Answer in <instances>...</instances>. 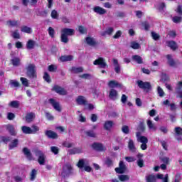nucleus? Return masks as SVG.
I'll list each match as a JSON object with an SVG mask.
<instances>
[{
  "label": "nucleus",
  "mask_w": 182,
  "mask_h": 182,
  "mask_svg": "<svg viewBox=\"0 0 182 182\" xmlns=\"http://www.w3.org/2000/svg\"><path fill=\"white\" fill-rule=\"evenodd\" d=\"M73 35H75V29L68 28H62L60 35V42H62L63 43H68L69 37L68 36H73Z\"/></svg>",
  "instance_id": "nucleus-1"
},
{
  "label": "nucleus",
  "mask_w": 182,
  "mask_h": 182,
  "mask_svg": "<svg viewBox=\"0 0 182 182\" xmlns=\"http://www.w3.org/2000/svg\"><path fill=\"white\" fill-rule=\"evenodd\" d=\"M39 127L36 125H32L31 128L27 126L21 127V132H23L24 134H36V132H39Z\"/></svg>",
  "instance_id": "nucleus-2"
},
{
  "label": "nucleus",
  "mask_w": 182,
  "mask_h": 182,
  "mask_svg": "<svg viewBox=\"0 0 182 182\" xmlns=\"http://www.w3.org/2000/svg\"><path fill=\"white\" fill-rule=\"evenodd\" d=\"M73 174V168L72 167V165L69 163L65 164L63 166V171L61 173V175L64 178L65 177H69V176H72Z\"/></svg>",
  "instance_id": "nucleus-3"
},
{
  "label": "nucleus",
  "mask_w": 182,
  "mask_h": 182,
  "mask_svg": "<svg viewBox=\"0 0 182 182\" xmlns=\"http://www.w3.org/2000/svg\"><path fill=\"white\" fill-rule=\"evenodd\" d=\"M35 68L36 67L33 64H29L26 68V75L30 79H36L38 77Z\"/></svg>",
  "instance_id": "nucleus-4"
},
{
  "label": "nucleus",
  "mask_w": 182,
  "mask_h": 182,
  "mask_svg": "<svg viewBox=\"0 0 182 182\" xmlns=\"http://www.w3.org/2000/svg\"><path fill=\"white\" fill-rule=\"evenodd\" d=\"M35 153L36 156L38 157V164H40V166H45V163H46V155H45V153L41 150H36Z\"/></svg>",
  "instance_id": "nucleus-5"
},
{
  "label": "nucleus",
  "mask_w": 182,
  "mask_h": 182,
  "mask_svg": "<svg viewBox=\"0 0 182 182\" xmlns=\"http://www.w3.org/2000/svg\"><path fill=\"white\" fill-rule=\"evenodd\" d=\"M136 83L139 89H143V90H145L146 92H150V90H151V84L149 82H143L141 80H138Z\"/></svg>",
  "instance_id": "nucleus-6"
},
{
  "label": "nucleus",
  "mask_w": 182,
  "mask_h": 182,
  "mask_svg": "<svg viewBox=\"0 0 182 182\" xmlns=\"http://www.w3.org/2000/svg\"><path fill=\"white\" fill-rule=\"evenodd\" d=\"M137 132L136 133V137H140L141 136V133H144L146 132V125L144 124V121H140L139 124L136 128Z\"/></svg>",
  "instance_id": "nucleus-7"
},
{
  "label": "nucleus",
  "mask_w": 182,
  "mask_h": 182,
  "mask_svg": "<svg viewBox=\"0 0 182 182\" xmlns=\"http://www.w3.org/2000/svg\"><path fill=\"white\" fill-rule=\"evenodd\" d=\"M127 170V167L126 166L123 161H120L119 164V167L115 168V171L118 174H124Z\"/></svg>",
  "instance_id": "nucleus-8"
},
{
  "label": "nucleus",
  "mask_w": 182,
  "mask_h": 182,
  "mask_svg": "<svg viewBox=\"0 0 182 182\" xmlns=\"http://www.w3.org/2000/svg\"><path fill=\"white\" fill-rule=\"evenodd\" d=\"M93 65H99L100 68H102V69H105L106 68H109L106 62H105V59L102 57H100L98 59L95 60L93 62Z\"/></svg>",
  "instance_id": "nucleus-9"
},
{
  "label": "nucleus",
  "mask_w": 182,
  "mask_h": 182,
  "mask_svg": "<svg viewBox=\"0 0 182 182\" xmlns=\"http://www.w3.org/2000/svg\"><path fill=\"white\" fill-rule=\"evenodd\" d=\"M52 90H54L55 93L60 95L61 96H66L68 95V91L65 90V88L59 86V85H54Z\"/></svg>",
  "instance_id": "nucleus-10"
},
{
  "label": "nucleus",
  "mask_w": 182,
  "mask_h": 182,
  "mask_svg": "<svg viewBox=\"0 0 182 182\" xmlns=\"http://www.w3.org/2000/svg\"><path fill=\"white\" fill-rule=\"evenodd\" d=\"M91 147L96 151H105L106 146H103V144L99 142H94Z\"/></svg>",
  "instance_id": "nucleus-11"
},
{
  "label": "nucleus",
  "mask_w": 182,
  "mask_h": 182,
  "mask_svg": "<svg viewBox=\"0 0 182 182\" xmlns=\"http://www.w3.org/2000/svg\"><path fill=\"white\" fill-rule=\"evenodd\" d=\"M45 135L48 139H51L52 140H56L59 137L58 133L52 131V130H46L45 132Z\"/></svg>",
  "instance_id": "nucleus-12"
},
{
  "label": "nucleus",
  "mask_w": 182,
  "mask_h": 182,
  "mask_svg": "<svg viewBox=\"0 0 182 182\" xmlns=\"http://www.w3.org/2000/svg\"><path fill=\"white\" fill-rule=\"evenodd\" d=\"M49 103L51 104V106H53L55 110H56L57 112H62V108H60V105H59V102H56L55 99L50 98L49 100Z\"/></svg>",
  "instance_id": "nucleus-13"
},
{
  "label": "nucleus",
  "mask_w": 182,
  "mask_h": 182,
  "mask_svg": "<svg viewBox=\"0 0 182 182\" xmlns=\"http://www.w3.org/2000/svg\"><path fill=\"white\" fill-rule=\"evenodd\" d=\"M76 102L80 106H86V105H87V100H86V98L82 95H79L77 97Z\"/></svg>",
  "instance_id": "nucleus-14"
},
{
  "label": "nucleus",
  "mask_w": 182,
  "mask_h": 182,
  "mask_svg": "<svg viewBox=\"0 0 182 182\" xmlns=\"http://www.w3.org/2000/svg\"><path fill=\"white\" fill-rule=\"evenodd\" d=\"M93 11L94 12H95V14H97L98 15H105V14H107V11H106V9L99 6H95L93 8Z\"/></svg>",
  "instance_id": "nucleus-15"
},
{
  "label": "nucleus",
  "mask_w": 182,
  "mask_h": 182,
  "mask_svg": "<svg viewBox=\"0 0 182 182\" xmlns=\"http://www.w3.org/2000/svg\"><path fill=\"white\" fill-rule=\"evenodd\" d=\"M81 153H83V151L79 147H74L68 150V154H70V156L73 154H80Z\"/></svg>",
  "instance_id": "nucleus-16"
},
{
  "label": "nucleus",
  "mask_w": 182,
  "mask_h": 182,
  "mask_svg": "<svg viewBox=\"0 0 182 182\" xmlns=\"http://www.w3.org/2000/svg\"><path fill=\"white\" fill-rule=\"evenodd\" d=\"M108 86L109 87H111V89H114V87H119L122 89L123 87L122 84L115 80H110L108 83Z\"/></svg>",
  "instance_id": "nucleus-17"
},
{
  "label": "nucleus",
  "mask_w": 182,
  "mask_h": 182,
  "mask_svg": "<svg viewBox=\"0 0 182 182\" xmlns=\"http://www.w3.org/2000/svg\"><path fill=\"white\" fill-rule=\"evenodd\" d=\"M176 92L178 95V97L182 99V81H179L176 84Z\"/></svg>",
  "instance_id": "nucleus-18"
},
{
  "label": "nucleus",
  "mask_w": 182,
  "mask_h": 182,
  "mask_svg": "<svg viewBox=\"0 0 182 182\" xmlns=\"http://www.w3.org/2000/svg\"><path fill=\"white\" fill-rule=\"evenodd\" d=\"M85 41L86 43L89 45V46H96L99 45V43L95 41V38L92 37H86Z\"/></svg>",
  "instance_id": "nucleus-19"
},
{
  "label": "nucleus",
  "mask_w": 182,
  "mask_h": 182,
  "mask_svg": "<svg viewBox=\"0 0 182 182\" xmlns=\"http://www.w3.org/2000/svg\"><path fill=\"white\" fill-rule=\"evenodd\" d=\"M6 129L9 131V134L11 136H16V132H15V127L12 124H7L6 126Z\"/></svg>",
  "instance_id": "nucleus-20"
},
{
  "label": "nucleus",
  "mask_w": 182,
  "mask_h": 182,
  "mask_svg": "<svg viewBox=\"0 0 182 182\" xmlns=\"http://www.w3.org/2000/svg\"><path fill=\"white\" fill-rule=\"evenodd\" d=\"M166 43L167 46H168V48H170L172 50H177V49H178V46H177V43H176L174 41H167Z\"/></svg>",
  "instance_id": "nucleus-21"
},
{
  "label": "nucleus",
  "mask_w": 182,
  "mask_h": 182,
  "mask_svg": "<svg viewBox=\"0 0 182 182\" xmlns=\"http://www.w3.org/2000/svg\"><path fill=\"white\" fill-rule=\"evenodd\" d=\"M119 95V94L117 93V90L112 88L109 90V99H111L112 100H116L117 99V96Z\"/></svg>",
  "instance_id": "nucleus-22"
},
{
  "label": "nucleus",
  "mask_w": 182,
  "mask_h": 182,
  "mask_svg": "<svg viewBox=\"0 0 182 182\" xmlns=\"http://www.w3.org/2000/svg\"><path fill=\"white\" fill-rule=\"evenodd\" d=\"M132 59L133 62H136V63H138V65H142L143 63V58L139 55H132Z\"/></svg>",
  "instance_id": "nucleus-23"
},
{
  "label": "nucleus",
  "mask_w": 182,
  "mask_h": 182,
  "mask_svg": "<svg viewBox=\"0 0 182 182\" xmlns=\"http://www.w3.org/2000/svg\"><path fill=\"white\" fill-rule=\"evenodd\" d=\"M166 58L168 60V65H169V66H171V68L174 67V65H176V61L174 60V59H173V55L168 54L166 55Z\"/></svg>",
  "instance_id": "nucleus-24"
},
{
  "label": "nucleus",
  "mask_w": 182,
  "mask_h": 182,
  "mask_svg": "<svg viewBox=\"0 0 182 182\" xmlns=\"http://www.w3.org/2000/svg\"><path fill=\"white\" fill-rule=\"evenodd\" d=\"M128 149L132 153H136V146H134V141L133 139H129L128 142Z\"/></svg>",
  "instance_id": "nucleus-25"
},
{
  "label": "nucleus",
  "mask_w": 182,
  "mask_h": 182,
  "mask_svg": "<svg viewBox=\"0 0 182 182\" xmlns=\"http://www.w3.org/2000/svg\"><path fill=\"white\" fill-rule=\"evenodd\" d=\"M60 62H71V60H73V55H61L60 57Z\"/></svg>",
  "instance_id": "nucleus-26"
},
{
  "label": "nucleus",
  "mask_w": 182,
  "mask_h": 182,
  "mask_svg": "<svg viewBox=\"0 0 182 182\" xmlns=\"http://www.w3.org/2000/svg\"><path fill=\"white\" fill-rule=\"evenodd\" d=\"M112 127H113V121L108 120L105 122L104 124L105 130L110 132V130H112Z\"/></svg>",
  "instance_id": "nucleus-27"
},
{
  "label": "nucleus",
  "mask_w": 182,
  "mask_h": 182,
  "mask_svg": "<svg viewBox=\"0 0 182 182\" xmlns=\"http://www.w3.org/2000/svg\"><path fill=\"white\" fill-rule=\"evenodd\" d=\"M18 144H19V140L18 139H14L9 144V150H12V149H15V147H18Z\"/></svg>",
  "instance_id": "nucleus-28"
},
{
  "label": "nucleus",
  "mask_w": 182,
  "mask_h": 182,
  "mask_svg": "<svg viewBox=\"0 0 182 182\" xmlns=\"http://www.w3.org/2000/svg\"><path fill=\"white\" fill-rule=\"evenodd\" d=\"M34 119H35V114H33V112H29L26 114V121L27 122V123H31V122H33Z\"/></svg>",
  "instance_id": "nucleus-29"
},
{
  "label": "nucleus",
  "mask_w": 182,
  "mask_h": 182,
  "mask_svg": "<svg viewBox=\"0 0 182 182\" xmlns=\"http://www.w3.org/2000/svg\"><path fill=\"white\" fill-rule=\"evenodd\" d=\"M77 31L81 35L87 34V28L86 27H85L84 26H78Z\"/></svg>",
  "instance_id": "nucleus-30"
},
{
  "label": "nucleus",
  "mask_w": 182,
  "mask_h": 182,
  "mask_svg": "<svg viewBox=\"0 0 182 182\" xmlns=\"http://www.w3.org/2000/svg\"><path fill=\"white\" fill-rule=\"evenodd\" d=\"M146 182H156L157 181V178L154 175H148L146 176Z\"/></svg>",
  "instance_id": "nucleus-31"
},
{
  "label": "nucleus",
  "mask_w": 182,
  "mask_h": 182,
  "mask_svg": "<svg viewBox=\"0 0 182 182\" xmlns=\"http://www.w3.org/2000/svg\"><path fill=\"white\" fill-rule=\"evenodd\" d=\"M9 106H10V107H13L14 109H19V101L18 100L11 101L9 104Z\"/></svg>",
  "instance_id": "nucleus-32"
},
{
  "label": "nucleus",
  "mask_w": 182,
  "mask_h": 182,
  "mask_svg": "<svg viewBox=\"0 0 182 182\" xmlns=\"http://www.w3.org/2000/svg\"><path fill=\"white\" fill-rule=\"evenodd\" d=\"M146 124L149 130H157V127L154 126V124H153V122H151V119L146 121Z\"/></svg>",
  "instance_id": "nucleus-33"
},
{
  "label": "nucleus",
  "mask_w": 182,
  "mask_h": 182,
  "mask_svg": "<svg viewBox=\"0 0 182 182\" xmlns=\"http://www.w3.org/2000/svg\"><path fill=\"white\" fill-rule=\"evenodd\" d=\"M35 48V41L28 40L26 43V48L28 50L33 49Z\"/></svg>",
  "instance_id": "nucleus-34"
},
{
  "label": "nucleus",
  "mask_w": 182,
  "mask_h": 182,
  "mask_svg": "<svg viewBox=\"0 0 182 182\" xmlns=\"http://www.w3.org/2000/svg\"><path fill=\"white\" fill-rule=\"evenodd\" d=\"M86 136H87V137H92V138H96V134L95 133V131L92 130V129H89L87 131L85 132Z\"/></svg>",
  "instance_id": "nucleus-35"
},
{
  "label": "nucleus",
  "mask_w": 182,
  "mask_h": 182,
  "mask_svg": "<svg viewBox=\"0 0 182 182\" xmlns=\"http://www.w3.org/2000/svg\"><path fill=\"white\" fill-rule=\"evenodd\" d=\"M151 36L154 41H160V38H161L160 34L154 31L151 32Z\"/></svg>",
  "instance_id": "nucleus-36"
},
{
  "label": "nucleus",
  "mask_w": 182,
  "mask_h": 182,
  "mask_svg": "<svg viewBox=\"0 0 182 182\" xmlns=\"http://www.w3.org/2000/svg\"><path fill=\"white\" fill-rule=\"evenodd\" d=\"M21 32H24V33H31L32 28L31 27H28L26 26H23L21 27Z\"/></svg>",
  "instance_id": "nucleus-37"
},
{
  "label": "nucleus",
  "mask_w": 182,
  "mask_h": 182,
  "mask_svg": "<svg viewBox=\"0 0 182 182\" xmlns=\"http://www.w3.org/2000/svg\"><path fill=\"white\" fill-rule=\"evenodd\" d=\"M138 139V141H140V143L144 144V143H149V139H147L144 136L140 135L139 136H136Z\"/></svg>",
  "instance_id": "nucleus-38"
},
{
  "label": "nucleus",
  "mask_w": 182,
  "mask_h": 182,
  "mask_svg": "<svg viewBox=\"0 0 182 182\" xmlns=\"http://www.w3.org/2000/svg\"><path fill=\"white\" fill-rule=\"evenodd\" d=\"M71 70L74 73H82V72H83V68L82 67H72L71 68Z\"/></svg>",
  "instance_id": "nucleus-39"
},
{
  "label": "nucleus",
  "mask_w": 182,
  "mask_h": 182,
  "mask_svg": "<svg viewBox=\"0 0 182 182\" xmlns=\"http://www.w3.org/2000/svg\"><path fill=\"white\" fill-rule=\"evenodd\" d=\"M43 80L47 82V83H50L52 80L50 79V75L47 72L44 73Z\"/></svg>",
  "instance_id": "nucleus-40"
},
{
  "label": "nucleus",
  "mask_w": 182,
  "mask_h": 182,
  "mask_svg": "<svg viewBox=\"0 0 182 182\" xmlns=\"http://www.w3.org/2000/svg\"><path fill=\"white\" fill-rule=\"evenodd\" d=\"M36 174H38L37 171L36 169H32L31 173H30V180L31 181H33L35 178H36Z\"/></svg>",
  "instance_id": "nucleus-41"
},
{
  "label": "nucleus",
  "mask_w": 182,
  "mask_h": 182,
  "mask_svg": "<svg viewBox=\"0 0 182 182\" xmlns=\"http://www.w3.org/2000/svg\"><path fill=\"white\" fill-rule=\"evenodd\" d=\"M19 22L18 21H15V20H9L7 21V25H9V26H18Z\"/></svg>",
  "instance_id": "nucleus-42"
},
{
  "label": "nucleus",
  "mask_w": 182,
  "mask_h": 182,
  "mask_svg": "<svg viewBox=\"0 0 182 182\" xmlns=\"http://www.w3.org/2000/svg\"><path fill=\"white\" fill-rule=\"evenodd\" d=\"M10 85L11 87H19V86H21V84H19V82L14 80H10Z\"/></svg>",
  "instance_id": "nucleus-43"
},
{
  "label": "nucleus",
  "mask_w": 182,
  "mask_h": 182,
  "mask_svg": "<svg viewBox=\"0 0 182 182\" xmlns=\"http://www.w3.org/2000/svg\"><path fill=\"white\" fill-rule=\"evenodd\" d=\"M173 23H181L182 17L181 16H173L172 18Z\"/></svg>",
  "instance_id": "nucleus-44"
},
{
  "label": "nucleus",
  "mask_w": 182,
  "mask_h": 182,
  "mask_svg": "<svg viewBox=\"0 0 182 182\" xmlns=\"http://www.w3.org/2000/svg\"><path fill=\"white\" fill-rule=\"evenodd\" d=\"M48 32L50 38H55V33H56V32H55V29L53 28L49 27L48 29Z\"/></svg>",
  "instance_id": "nucleus-45"
},
{
  "label": "nucleus",
  "mask_w": 182,
  "mask_h": 182,
  "mask_svg": "<svg viewBox=\"0 0 182 182\" xmlns=\"http://www.w3.org/2000/svg\"><path fill=\"white\" fill-rule=\"evenodd\" d=\"M23 153H24L25 156H26V157H32V153H31V151L26 148V147H24L23 149Z\"/></svg>",
  "instance_id": "nucleus-46"
},
{
  "label": "nucleus",
  "mask_w": 182,
  "mask_h": 182,
  "mask_svg": "<svg viewBox=\"0 0 182 182\" xmlns=\"http://www.w3.org/2000/svg\"><path fill=\"white\" fill-rule=\"evenodd\" d=\"M122 132L124 134H129V133H130V128H129V126L127 125H124L122 127Z\"/></svg>",
  "instance_id": "nucleus-47"
},
{
  "label": "nucleus",
  "mask_w": 182,
  "mask_h": 182,
  "mask_svg": "<svg viewBox=\"0 0 182 182\" xmlns=\"http://www.w3.org/2000/svg\"><path fill=\"white\" fill-rule=\"evenodd\" d=\"M131 48L132 49H140L141 46H140V44L139 43H136L135 41H132L131 43Z\"/></svg>",
  "instance_id": "nucleus-48"
},
{
  "label": "nucleus",
  "mask_w": 182,
  "mask_h": 182,
  "mask_svg": "<svg viewBox=\"0 0 182 182\" xmlns=\"http://www.w3.org/2000/svg\"><path fill=\"white\" fill-rule=\"evenodd\" d=\"M77 168H84L85 166V160L83 159H80L77 164Z\"/></svg>",
  "instance_id": "nucleus-49"
},
{
  "label": "nucleus",
  "mask_w": 182,
  "mask_h": 182,
  "mask_svg": "<svg viewBox=\"0 0 182 182\" xmlns=\"http://www.w3.org/2000/svg\"><path fill=\"white\" fill-rule=\"evenodd\" d=\"M50 151L55 155L59 154V148L58 146H51Z\"/></svg>",
  "instance_id": "nucleus-50"
},
{
  "label": "nucleus",
  "mask_w": 182,
  "mask_h": 182,
  "mask_svg": "<svg viewBox=\"0 0 182 182\" xmlns=\"http://www.w3.org/2000/svg\"><path fill=\"white\" fill-rule=\"evenodd\" d=\"M119 178L120 181H128V180H130V178L127 175H120Z\"/></svg>",
  "instance_id": "nucleus-51"
},
{
  "label": "nucleus",
  "mask_w": 182,
  "mask_h": 182,
  "mask_svg": "<svg viewBox=\"0 0 182 182\" xmlns=\"http://www.w3.org/2000/svg\"><path fill=\"white\" fill-rule=\"evenodd\" d=\"M20 80H21L22 85L23 86H25L26 87H28V86H29V83L28 82V79H26L25 77H21Z\"/></svg>",
  "instance_id": "nucleus-52"
},
{
  "label": "nucleus",
  "mask_w": 182,
  "mask_h": 182,
  "mask_svg": "<svg viewBox=\"0 0 182 182\" xmlns=\"http://www.w3.org/2000/svg\"><path fill=\"white\" fill-rule=\"evenodd\" d=\"M1 140L5 144H8V142L11 141V138L9 136H1Z\"/></svg>",
  "instance_id": "nucleus-53"
},
{
  "label": "nucleus",
  "mask_w": 182,
  "mask_h": 182,
  "mask_svg": "<svg viewBox=\"0 0 182 182\" xmlns=\"http://www.w3.org/2000/svg\"><path fill=\"white\" fill-rule=\"evenodd\" d=\"M11 63L12 65H14V66H19V63H21V60L18 58H14L13 60H11Z\"/></svg>",
  "instance_id": "nucleus-54"
},
{
  "label": "nucleus",
  "mask_w": 182,
  "mask_h": 182,
  "mask_svg": "<svg viewBox=\"0 0 182 182\" xmlns=\"http://www.w3.org/2000/svg\"><path fill=\"white\" fill-rule=\"evenodd\" d=\"M51 18H53V19H58V18H59V14H58L56 10H53L51 11Z\"/></svg>",
  "instance_id": "nucleus-55"
},
{
  "label": "nucleus",
  "mask_w": 182,
  "mask_h": 182,
  "mask_svg": "<svg viewBox=\"0 0 182 182\" xmlns=\"http://www.w3.org/2000/svg\"><path fill=\"white\" fill-rule=\"evenodd\" d=\"M159 160H161V161H162V163H164V164H168V161H170V158H168L167 156L160 157Z\"/></svg>",
  "instance_id": "nucleus-56"
},
{
  "label": "nucleus",
  "mask_w": 182,
  "mask_h": 182,
  "mask_svg": "<svg viewBox=\"0 0 182 182\" xmlns=\"http://www.w3.org/2000/svg\"><path fill=\"white\" fill-rule=\"evenodd\" d=\"M12 36L14 39H21V35L18 33V30H16L13 33Z\"/></svg>",
  "instance_id": "nucleus-57"
},
{
  "label": "nucleus",
  "mask_w": 182,
  "mask_h": 182,
  "mask_svg": "<svg viewBox=\"0 0 182 182\" xmlns=\"http://www.w3.org/2000/svg\"><path fill=\"white\" fill-rule=\"evenodd\" d=\"M105 164L107 167H112V166H113V161L110 159V158L107 157L105 161Z\"/></svg>",
  "instance_id": "nucleus-58"
},
{
  "label": "nucleus",
  "mask_w": 182,
  "mask_h": 182,
  "mask_svg": "<svg viewBox=\"0 0 182 182\" xmlns=\"http://www.w3.org/2000/svg\"><path fill=\"white\" fill-rule=\"evenodd\" d=\"M136 164L138 166H139L140 168L144 167V160L143 159H138L136 161Z\"/></svg>",
  "instance_id": "nucleus-59"
},
{
  "label": "nucleus",
  "mask_w": 182,
  "mask_h": 182,
  "mask_svg": "<svg viewBox=\"0 0 182 182\" xmlns=\"http://www.w3.org/2000/svg\"><path fill=\"white\" fill-rule=\"evenodd\" d=\"M175 132L178 136H182V128L180 127H176L175 128Z\"/></svg>",
  "instance_id": "nucleus-60"
},
{
  "label": "nucleus",
  "mask_w": 182,
  "mask_h": 182,
  "mask_svg": "<svg viewBox=\"0 0 182 182\" xmlns=\"http://www.w3.org/2000/svg\"><path fill=\"white\" fill-rule=\"evenodd\" d=\"M158 95H159L160 97H163L164 96V91L161 89V87H158Z\"/></svg>",
  "instance_id": "nucleus-61"
},
{
  "label": "nucleus",
  "mask_w": 182,
  "mask_h": 182,
  "mask_svg": "<svg viewBox=\"0 0 182 182\" xmlns=\"http://www.w3.org/2000/svg\"><path fill=\"white\" fill-rule=\"evenodd\" d=\"M117 18H124L126 16V14L123 11H118L116 14Z\"/></svg>",
  "instance_id": "nucleus-62"
},
{
  "label": "nucleus",
  "mask_w": 182,
  "mask_h": 182,
  "mask_svg": "<svg viewBox=\"0 0 182 182\" xmlns=\"http://www.w3.org/2000/svg\"><path fill=\"white\" fill-rule=\"evenodd\" d=\"M15 117V114L12 112H9L7 114V119L8 120H14V118Z\"/></svg>",
  "instance_id": "nucleus-63"
},
{
  "label": "nucleus",
  "mask_w": 182,
  "mask_h": 182,
  "mask_svg": "<svg viewBox=\"0 0 182 182\" xmlns=\"http://www.w3.org/2000/svg\"><path fill=\"white\" fill-rule=\"evenodd\" d=\"M58 68L55 66L54 65H50L48 66V71L49 72H55Z\"/></svg>",
  "instance_id": "nucleus-64"
}]
</instances>
